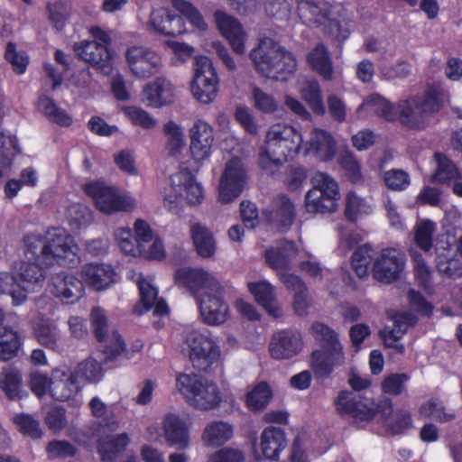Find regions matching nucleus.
I'll list each match as a JSON object with an SVG mask.
<instances>
[{
    "mask_svg": "<svg viewBox=\"0 0 462 462\" xmlns=\"http://www.w3.org/2000/svg\"><path fill=\"white\" fill-rule=\"evenodd\" d=\"M53 296L65 304L76 303L84 294L82 282L72 273L60 272L51 277Z\"/></svg>",
    "mask_w": 462,
    "mask_h": 462,
    "instance_id": "5701e85b",
    "label": "nucleus"
},
{
    "mask_svg": "<svg viewBox=\"0 0 462 462\" xmlns=\"http://www.w3.org/2000/svg\"><path fill=\"white\" fill-rule=\"evenodd\" d=\"M138 289L140 300L133 307L132 311L137 316H142L153 307L154 301L158 297V291L150 282L144 280L138 282Z\"/></svg>",
    "mask_w": 462,
    "mask_h": 462,
    "instance_id": "8fccbe9b",
    "label": "nucleus"
},
{
    "mask_svg": "<svg viewBox=\"0 0 462 462\" xmlns=\"http://www.w3.org/2000/svg\"><path fill=\"white\" fill-rule=\"evenodd\" d=\"M250 59L257 72L276 81L288 80L297 69L293 54L272 40L260 41L251 51Z\"/></svg>",
    "mask_w": 462,
    "mask_h": 462,
    "instance_id": "20e7f679",
    "label": "nucleus"
},
{
    "mask_svg": "<svg viewBox=\"0 0 462 462\" xmlns=\"http://www.w3.org/2000/svg\"><path fill=\"white\" fill-rule=\"evenodd\" d=\"M304 341L300 331L285 328L275 332L269 345L271 356L275 360L291 359L300 354Z\"/></svg>",
    "mask_w": 462,
    "mask_h": 462,
    "instance_id": "a211bd4d",
    "label": "nucleus"
},
{
    "mask_svg": "<svg viewBox=\"0 0 462 462\" xmlns=\"http://www.w3.org/2000/svg\"><path fill=\"white\" fill-rule=\"evenodd\" d=\"M126 62L132 73L140 79L150 78L161 67V57L152 50L143 46H132L125 52Z\"/></svg>",
    "mask_w": 462,
    "mask_h": 462,
    "instance_id": "f3484780",
    "label": "nucleus"
},
{
    "mask_svg": "<svg viewBox=\"0 0 462 462\" xmlns=\"http://www.w3.org/2000/svg\"><path fill=\"white\" fill-rule=\"evenodd\" d=\"M215 17L218 30L228 41L233 51L237 54L244 53L245 32L240 22L221 11H217Z\"/></svg>",
    "mask_w": 462,
    "mask_h": 462,
    "instance_id": "b1692460",
    "label": "nucleus"
},
{
    "mask_svg": "<svg viewBox=\"0 0 462 462\" xmlns=\"http://www.w3.org/2000/svg\"><path fill=\"white\" fill-rule=\"evenodd\" d=\"M287 444L285 432L277 427H266L261 434V451L264 458L278 460Z\"/></svg>",
    "mask_w": 462,
    "mask_h": 462,
    "instance_id": "c85d7f7f",
    "label": "nucleus"
},
{
    "mask_svg": "<svg viewBox=\"0 0 462 462\" xmlns=\"http://www.w3.org/2000/svg\"><path fill=\"white\" fill-rule=\"evenodd\" d=\"M130 443L127 433L123 432L98 441L97 453L102 462H115Z\"/></svg>",
    "mask_w": 462,
    "mask_h": 462,
    "instance_id": "f704fd0d",
    "label": "nucleus"
},
{
    "mask_svg": "<svg viewBox=\"0 0 462 462\" xmlns=\"http://www.w3.org/2000/svg\"><path fill=\"white\" fill-rule=\"evenodd\" d=\"M372 208L365 199L350 191L346 198L345 217L350 222H356L360 215L371 213Z\"/></svg>",
    "mask_w": 462,
    "mask_h": 462,
    "instance_id": "864d4df0",
    "label": "nucleus"
},
{
    "mask_svg": "<svg viewBox=\"0 0 462 462\" xmlns=\"http://www.w3.org/2000/svg\"><path fill=\"white\" fill-rule=\"evenodd\" d=\"M90 328L105 356V362L113 361L125 350V343L116 329L108 330V319L106 310L94 307L90 315Z\"/></svg>",
    "mask_w": 462,
    "mask_h": 462,
    "instance_id": "1a4fd4ad",
    "label": "nucleus"
},
{
    "mask_svg": "<svg viewBox=\"0 0 462 462\" xmlns=\"http://www.w3.org/2000/svg\"><path fill=\"white\" fill-rule=\"evenodd\" d=\"M254 106L263 114H273L278 109V104L273 95L264 92L258 87L252 91Z\"/></svg>",
    "mask_w": 462,
    "mask_h": 462,
    "instance_id": "338daca9",
    "label": "nucleus"
},
{
    "mask_svg": "<svg viewBox=\"0 0 462 462\" xmlns=\"http://www.w3.org/2000/svg\"><path fill=\"white\" fill-rule=\"evenodd\" d=\"M0 388L8 400H21L23 394V377L18 371H9L2 374Z\"/></svg>",
    "mask_w": 462,
    "mask_h": 462,
    "instance_id": "09e8293b",
    "label": "nucleus"
},
{
    "mask_svg": "<svg viewBox=\"0 0 462 462\" xmlns=\"http://www.w3.org/2000/svg\"><path fill=\"white\" fill-rule=\"evenodd\" d=\"M72 374L79 380L97 383L102 379L101 365L94 358H87L77 365Z\"/></svg>",
    "mask_w": 462,
    "mask_h": 462,
    "instance_id": "603ef678",
    "label": "nucleus"
},
{
    "mask_svg": "<svg viewBox=\"0 0 462 462\" xmlns=\"http://www.w3.org/2000/svg\"><path fill=\"white\" fill-rule=\"evenodd\" d=\"M116 236L119 238L118 245L125 254L132 256L142 254V244L136 241L135 236L133 237L130 228L123 227L118 229Z\"/></svg>",
    "mask_w": 462,
    "mask_h": 462,
    "instance_id": "e2e57ef3",
    "label": "nucleus"
},
{
    "mask_svg": "<svg viewBox=\"0 0 462 462\" xmlns=\"http://www.w3.org/2000/svg\"><path fill=\"white\" fill-rule=\"evenodd\" d=\"M176 386L182 395L190 399L196 408L202 411L214 410L222 401L218 386L196 374H180Z\"/></svg>",
    "mask_w": 462,
    "mask_h": 462,
    "instance_id": "0eeeda50",
    "label": "nucleus"
},
{
    "mask_svg": "<svg viewBox=\"0 0 462 462\" xmlns=\"http://www.w3.org/2000/svg\"><path fill=\"white\" fill-rule=\"evenodd\" d=\"M48 234L50 238L34 233L23 236L25 257L47 267L54 264L66 268L76 267L79 263V256L74 238L62 227H53Z\"/></svg>",
    "mask_w": 462,
    "mask_h": 462,
    "instance_id": "f257e3e1",
    "label": "nucleus"
},
{
    "mask_svg": "<svg viewBox=\"0 0 462 462\" xmlns=\"http://www.w3.org/2000/svg\"><path fill=\"white\" fill-rule=\"evenodd\" d=\"M310 333L320 346L310 354L311 370L318 379L328 378L345 363L344 346L337 331L323 322L314 321Z\"/></svg>",
    "mask_w": 462,
    "mask_h": 462,
    "instance_id": "7ed1b4c3",
    "label": "nucleus"
},
{
    "mask_svg": "<svg viewBox=\"0 0 462 462\" xmlns=\"http://www.w3.org/2000/svg\"><path fill=\"white\" fill-rule=\"evenodd\" d=\"M165 135L168 137L167 149L171 156H178L185 146L182 128L174 121L170 120L163 126Z\"/></svg>",
    "mask_w": 462,
    "mask_h": 462,
    "instance_id": "3c124183",
    "label": "nucleus"
},
{
    "mask_svg": "<svg viewBox=\"0 0 462 462\" xmlns=\"http://www.w3.org/2000/svg\"><path fill=\"white\" fill-rule=\"evenodd\" d=\"M40 104L42 106L45 116L51 122L61 127H69L72 125V117L66 110L60 107L52 98L48 97H40Z\"/></svg>",
    "mask_w": 462,
    "mask_h": 462,
    "instance_id": "de8ad7c7",
    "label": "nucleus"
},
{
    "mask_svg": "<svg viewBox=\"0 0 462 462\" xmlns=\"http://www.w3.org/2000/svg\"><path fill=\"white\" fill-rule=\"evenodd\" d=\"M225 289L217 282V288H210L200 295L199 308L205 323L219 325L224 323L229 314V306L224 299Z\"/></svg>",
    "mask_w": 462,
    "mask_h": 462,
    "instance_id": "4468645a",
    "label": "nucleus"
},
{
    "mask_svg": "<svg viewBox=\"0 0 462 462\" xmlns=\"http://www.w3.org/2000/svg\"><path fill=\"white\" fill-rule=\"evenodd\" d=\"M233 437V427L227 422L213 421L205 428L202 439L207 447H220Z\"/></svg>",
    "mask_w": 462,
    "mask_h": 462,
    "instance_id": "58836bf2",
    "label": "nucleus"
},
{
    "mask_svg": "<svg viewBox=\"0 0 462 462\" xmlns=\"http://www.w3.org/2000/svg\"><path fill=\"white\" fill-rule=\"evenodd\" d=\"M218 281L203 269L180 267L174 273V283L188 290L191 294L204 293L210 288H217Z\"/></svg>",
    "mask_w": 462,
    "mask_h": 462,
    "instance_id": "6ab92c4d",
    "label": "nucleus"
},
{
    "mask_svg": "<svg viewBox=\"0 0 462 462\" xmlns=\"http://www.w3.org/2000/svg\"><path fill=\"white\" fill-rule=\"evenodd\" d=\"M411 376L406 373H393L386 375L381 383L382 392L385 394L398 396L405 390Z\"/></svg>",
    "mask_w": 462,
    "mask_h": 462,
    "instance_id": "4d7b16f0",
    "label": "nucleus"
},
{
    "mask_svg": "<svg viewBox=\"0 0 462 462\" xmlns=\"http://www.w3.org/2000/svg\"><path fill=\"white\" fill-rule=\"evenodd\" d=\"M79 391V382L72 372L58 369L53 371L50 394L54 400L59 402L73 400Z\"/></svg>",
    "mask_w": 462,
    "mask_h": 462,
    "instance_id": "bb28decb",
    "label": "nucleus"
},
{
    "mask_svg": "<svg viewBox=\"0 0 462 462\" xmlns=\"http://www.w3.org/2000/svg\"><path fill=\"white\" fill-rule=\"evenodd\" d=\"M189 152L196 162H201L210 157L214 142L213 128L204 121L196 122L189 132Z\"/></svg>",
    "mask_w": 462,
    "mask_h": 462,
    "instance_id": "412c9836",
    "label": "nucleus"
},
{
    "mask_svg": "<svg viewBox=\"0 0 462 462\" xmlns=\"http://www.w3.org/2000/svg\"><path fill=\"white\" fill-rule=\"evenodd\" d=\"M22 346L19 333L10 327H4L0 332V359L9 361L17 356Z\"/></svg>",
    "mask_w": 462,
    "mask_h": 462,
    "instance_id": "a18cd8bd",
    "label": "nucleus"
},
{
    "mask_svg": "<svg viewBox=\"0 0 462 462\" xmlns=\"http://www.w3.org/2000/svg\"><path fill=\"white\" fill-rule=\"evenodd\" d=\"M307 152H312L320 161L328 162L336 154V142L328 132L315 128L311 132Z\"/></svg>",
    "mask_w": 462,
    "mask_h": 462,
    "instance_id": "7c9ffc66",
    "label": "nucleus"
},
{
    "mask_svg": "<svg viewBox=\"0 0 462 462\" xmlns=\"http://www.w3.org/2000/svg\"><path fill=\"white\" fill-rule=\"evenodd\" d=\"M73 50L80 60L103 72L107 73L112 68V51L104 44L82 41L75 43Z\"/></svg>",
    "mask_w": 462,
    "mask_h": 462,
    "instance_id": "aec40b11",
    "label": "nucleus"
},
{
    "mask_svg": "<svg viewBox=\"0 0 462 462\" xmlns=\"http://www.w3.org/2000/svg\"><path fill=\"white\" fill-rule=\"evenodd\" d=\"M300 93L301 98L306 102L314 115L322 116L326 114L322 90L317 80L307 81Z\"/></svg>",
    "mask_w": 462,
    "mask_h": 462,
    "instance_id": "79ce46f5",
    "label": "nucleus"
},
{
    "mask_svg": "<svg viewBox=\"0 0 462 462\" xmlns=\"http://www.w3.org/2000/svg\"><path fill=\"white\" fill-rule=\"evenodd\" d=\"M190 88L194 97L203 104H209L215 99L218 91V77L211 60L207 56L195 59Z\"/></svg>",
    "mask_w": 462,
    "mask_h": 462,
    "instance_id": "9d476101",
    "label": "nucleus"
},
{
    "mask_svg": "<svg viewBox=\"0 0 462 462\" xmlns=\"http://www.w3.org/2000/svg\"><path fill=\"white\" fill-rule=\"evenodd\" d=\"M404 266V254L395 248L387 247L374 261L372 275L379 282L391 284L400 278Z\"/></svg>",
    "mask_w": 462,
    "mask_h": 462,
    "instance_id": "f8f14e48",
    "label": "nucleus"
},
{
    "mask_svg": "<svg viewBox=\"0 0 462 462\" xmlns=\"http://www.w3.org/2000/svg\"><path fill=\"white\" fill-rule=\"evenodd\" d=\"M273 398V391L265 381L256 383L252 390L245 394V407L254 413L262 412L270 403Z\"/></svg>",
    "mask_w": 462,
    "mask_h": 462,
    "instance_id": "e433bc0d",
    "label": "nucleus"
},
{
    "mask_svg": "<svg viewBox=\"0 0 462 462\" xmlns=\"http://www.w3.org/2000/svg\"><path fill=\"white\" fill-rule=\"evenodd\" d=\"M263 214L267 221L273 224L281 231L290 229L296 217L293 203L283 193L273 198L270 207L264 209Z\"/></svg>",
    "mask_w": 462,
    "mask_h": 462,
    "instance_id": "4be33fe9",
    "label": "nucleus"
},
{
    "mask_svg": "<svg viewBox=\"0 0 462 462\" xmlns=\"http://www.w3.org/2000/svg\"><path fill=\"white\" fill-rule=\"evenodd\" d=\"M20 152L18 140L14 135H5L0 132V165L10 166L17 153Z\"/></svg>",
    "mask_w": 462,
    "mask_h": 462,
    "instance_id": "bf43d9fd",
    "label": "nucleus"
},
{
    "mask_svg": "<svg viewBox=\"0 0 462 462\" xmlns=\"http://www.w3.org/2000/svg\"><path fill=\"white\" fill-rule=\"evenodd\" d=\"M367 106L374 108V113L383 118L385 121L393 123L400 122L401 109L399 102L395 105L378 93H372L364 102Z\"/></svg>",
    "mask_w": 462,
    "mask_h": 462,
    "instance_id": "c9c22d12",
    "label": "nucleus"
},
{
    "mask_svg": "<svg viewBox=\"0 0 462 462\" xmlns=\"http://www.w3.org/2000/svg\"><path fill=\"white\" fill-rule=\"evenodd\" d=\"M435 231V224L433 221L426 219L416 226L414 232V241L416 245L429 252L433 246V234Z\"/></svg>",
    "mask_w": 462,
    "mask_h": 462,
    "instance_id": "6e6d98bb",
    "label": "nucleus"
},
{
    "mask_svg": "<svg viewBox=\"0 0 462 462\" xmlns=\"http://www.w3.org/2000/svg\"><path fill=\"white\" fill-rule=\"evenodd\" d=\"M446 253H438L436 259V267L439 273L447 278L457 279L462 276V263L452 254L453 246L448 243L444 248Z\"/></svg>",
    "mask_w": 462,
    "mask_h": 462,
    "instance_id": "a19ab883",
    "label": "nucleus"
},
{
    "mask_svg": "<svg viewBox=\"0 0 462 462\" xmlns=\"http://www.w3.org/2000/svg\"><path fill=\"white\" fill-rule=\"evenodd\" d=\"M286 288L294 292L293 310L298 316H306L310 307L308 299V287L298 275L294 273L284 274L282 278Z\"/></svg>",
    "mask_w": 462,
    "mask_h": 462,
    "instance_id": "2f4dec72",
    "label": "nucleus"
},
{
    "mask_svg": "<svg viewBox=\"0 0 462 462\" xmlns=\"http://www.w3.org/2000/svg\"><path fill=\"white\" fill-rule=\"evenodd\" d=\"M84 281L97 291L106 289L115 282V270L110 264L88 263L81 272Z\"/></svg>",
    "mask_w": 462,
    "mask_h": 462,
    "instance_id": "c756f323",
    "label": "nucleus"
},
{
    "mask_svg": "<svg viewBox=\"0 0 462 462\" xmlns=\"http://www.w3.org/2000/svg\"><path fill=\"white\" fill-rule=\"evenodd\" d=\"M247 288L258 305L271 315L277 317V309L273 308L275 300L273 287L270 282L267 281L250 282L247 283Z\"/></svg>",
    "mask_w": 462,
    "mask_h": 462,
    "instance_id": "ea45409f",
    "label": "nucleus"
},
{
    "mask_svg": "<svg viewBox=\"0 0 462 462\" xmlns=\"http://www.w3.org/2000/svg\"><path fill=\"white\" fill-rule=\"evenodd\" d=\"M393 327H384L379 331L381 337H390L391 340L398 341L408 331L410 327L416 324L417 319L409 313H397L393 317Z\"/></svg>",
    "mask_w": 462,
    "mask_h": 462,
    "instance_id": "c03bdc74",
    "label": "nucleus"
},
{
    "mask_svg": "<svg viewBox=\"0 0 462 462\" xmlns=\"http://www.w3.org/2000/svg\"><path fill=\"white\" fill-rule=\"evenodd\" d=\"M338 163L345 171L347 179L351 183L361 184L364 182L361 166L351 152H346L341 153L338 158Z\"/></svg>",
    "mask_w": 462,
    "mask_h": 462,
    "instance_id": "13d9d810",
    "label": "nucleus"
},
{
    "mask_svg": "<svg viewBox=\"0 0 462 462\" xmlns=\"http://www.w3.org/2000/svg\"><path fill=\"white\" fill-rule=\"evenodd\" d=\"M5 59L12 65L16 74L21 75L26 71L29 57L24 51H17L15 44L12 42L6 44Z\"/></svg>",
    "mask_w": 462,
    "mask_h": 462,
    "instance_id": "052dcab7",
    "label": "nucleus"
},
{
    "mask_svg": "<svg viewBox=\"0 0 462 462\" xmlns=\"http://www.w3.org/2000/svg\"><path fill=\"white\" fill-rule=\"evenodd\" d=\"M42 263H38L35 261L23 262L19 270V277L23 282V287L25 288V284L38 285L43 282L45 277V271L41 266Z\"/></svg>",
    "mask_w": 462,
    "mask_h": 462,
    "instance_id": "5fc2aeb1",
    "label": "nucleus"
},
{
    "mask_svg": "<svg viewBox=\"0 0 462 462\" xmlns=\"http://www.w3.org/2000/svg\"><path fill=\"white\" fill-rule=\"evenodd\" d=\"M189 358L195 369L208 372L220 356L217 345L208 336L192 332L188 337Z\"/></svg>",
    "mask_w": 462,
    "mask_h": 462,
    "instance_id": "ddd939ff",
    "label": "nucleus"
},
{
    "mask_svg": "<svg viewBox=\"0 0 462 462\" xmlns=\"http://www.w3.org/2000/svg\"><path fill=\"white\" fill-rule=\"evenodd\" d=\"M165 439L169 446L185 449L189 445V430L176 414L169 413L163 420Z\"/></svg>",
    "mask_w": 462,
    "mask_h": 462,
    "instance_id": "cd10ccee",
    "label": "nucleus"
},
{
    "mask_svg": "<svg viewBox=\"0 0 462 462\" xmlns=\"http://www.w3.org/2000/svg\"><path fill=\"white\" fill-rule=\"evenodd\" d=\"M190 233L198 254L203 258L213 256L216 242L212 233L199 223L191 226Z\"/></svg>",
    "mask_w": 462,
    "mask_h": 462,
    "instance_id": "4c0bfd02",
    "label": "nucleus"
},
{
    "mask_svg": "<svg viewBox=\"0 0 462 462\" xmlns=\"http://www.w3.org/2000/svg\"><path fill=\"white\" fill-rule=\"evenodd\" d=\"M313 188L305 196V208L309 213H332L337 209L338 185L328 174L316 173L311 180Z\"/></svg>",
    "mask_w": 462,
    "mask_h": 462,
    "instance_id": "6e6552de",
    "label": "nucleus"
},
{
    "mask_svg": "<svg viewBox=\"0 0 462 462\" xmlns=\"http://www.w3.org/2000/svg\"><path fill=\"white\" fill-rule=\"evenodd\" d=\"M335 405L341 416H348L361 422L374 420L379 408L373 398L346 390L338 393Z\"/></svg>",
    "mask_w": 462,
    "mask_h": 462,
    "instance_id": "9b49d317",
    "label": "nucleus"
},
{
    "mask_svg": "<svg viewBox=\"0 0 462 462\" xmlns=\"http://www.w3.org/2000/svg\"><path fill=\"white\" fill-rule=\"evenodd\" d=\"M374 249L372 245L365 244L358 246L351 257V266L355 273L360 278H366L369 274V266L373 260Z\"/></svg>",
    "mask_w": 462,
    "mask_h": 462,
    "instance_id": "49530a36",
    "label": "nucleus"
},
{
    "mask_svg": "<svg viewBox=\"0 0 462 462\" xmlns=\"http://www.w3.org/2000/svg\"><path fill=\"white\" fill-rule=\"evenodd\" d=\"M0 293L11 296L13 305L20 306L27 300L28 289L21 286L14 274L0 273Z\"/></svg>",
    "mask_w": 462,
    "mask_h": 462,
    "instance_id": "37998d69",
    "label": "nucleus"
},
{
    "mask_svg": "<svg viewBox=\"0 0 462 462\" xmlns=\"http://www.w3.org/2000/svg\"><path fill=\"white\" fill-rule=\"evenodd\" d=\"M172 189L183 194L185 192L186 200L189 205H199L204 199V189L200 183L196 181L195 176L188 169H181L179 172L171 176Z\"/></svg>",
    "mask_w": 462,
    "mask_h": 462,
    "instance_id": "a878e982",
    "label": "nucleus"
},
{
    "mask_svg": "<svg viewBox=\"0 0 462 462\" xmlns=\"http://www.w3.org/2000/svg\"><path fill=\"white\" fill-rule=\"evenodd\" d=\"M52 376L42 374L39 371H32L29 374L28 385L32 393L38 398L45 396L47 392L51 393Z\"/></svg>",
    "mask_w": 462,
    "mask_h": 462,
    "instance_id": "774afa93",
    "label": "nucleus"
},
{
    "mask_svg": "<svg viewBox=\"0 0 462 462\" xmlns=\"http://www.w3.org/2000/svg\"><path fill=\"white\" fill-rule=\"evenodd\" d=\"M143 96L149 106L160 108L173 103L174 87L169 79L159 77L144 87Z\"/></svg>",
    "mask_w": 462,
    "mask_h": 462,
    "instance_id": "393cba45",
    "label": "nucleus"
},
{
    "mask_svg": "<svg viewBox=\"0 0 462 462\" xmlns=\"http://www.w3.org/2000/svg\"><path fill=\"white\" fill-rule=\"evenodd\" d=\"M85 193L94 199L97 208L105 213L112 214L118 211H128L132 208L130 203L116 190L103 182H90L84 187Z\"/></svg>",
    "mask_w": 462,
    "mask_h": 462,
    "instance_id": "2eb2a0df",
    "label": "nucleus"
},
{
    "mask_svg": "<svg viewBox=\"0 0 462 462\" xmlns=\"http://www.w3.org/2000/svg\"><path fill=\"white\" fill-rule=\"evenodd\" d=\"M437 167L431 175L430 180L433 183L451 186L452 182L462 179V174L457 164L442 152H435Z\"/></svg>",
    "mask_w": 462,
    "mask_h": 462,
    "instance_id": "72a5a7b5",
    "label": "nucleus"
},
{
    "mask_svg": "<svg viewBox=\"0 0 462 462\" xmlns=\"http://www.w3.org/2000/svg\"><path fill=\"white\" fill-rule=\"evenodd\" d=\"M443 106V94L435 86H430L422 96L400 100V123L413 130L426 128L430 117L438 114Z\"/></svg>",
    "mask_w": 462,
    "mask_h": 462,
    "instance_id": "423d86ee",
    "label": "nucleus"
},
{
    "mask_svg": "<svg viewBox=\"0 0 462 462\" xmlns=\"http://www.w3.org/2000/svg\"><path fill=\"white\" fill-rule=\"evenodd\" d=\"M305 8L310 14V24L321 28L323 34L332 42L342 44L350 36L351 19L343 5L315 0L306 2Z\"/></svg>",
    "mask_w": 462,
    "mask_h": 462,
    "instance_id": "39448f33",
    "label": "nucleus"
},
{
    "mask_svg": "<svg viewBox=\"0 0 462 462\" xmlns=\"http://www.w3.org/2000/svg\"><path fill=\"white\" fill-rule=\"evenodd\" d=\"M307 62L323 79L328 81L333 79V61L328 48L323 43H318L307 54Z\"/></svg>",
    "mask_w": 462,
    "mask_h": 462,
    "instance_id": "473e14b6",
    "label": "nucleus"
},
{
    "mask_svg": "<svg viewBox=\"0 0 462 462\" xmlns=\"http://www.w3.org/2000/svg\"><path fill=\"white\" fill-rule=\"evenodd\" d=\"M302 143L301 134L292 125H273L266 133L265 146L259 152L260 168L274 175L281 166L298 154Z\"/></svg>",
    "mask_w": 462,
    "mask_h": 462,
    "instance_id": "f03ea898",
    "label": "nucleus"
},
{
    "mask_svg": "<svg viewBox=\"0 0 462 462\" xmlns=\"http://www.w3.org/2000/svg\"><path fill=\"white\" fill-rule=\"evenodd\" d=\"M46 9L49 14V20L57 31H61L66 24L69 17L68 5L65 1L58 0L54 3H48Z\"/></svg>",
    "mask_w": 462,
    "mask_h": 462,
    "instance_id": "680f3d73",
    "label": "nucleus"
},
{
    "mask_svg": "<svg viewBox=\"0 0 462 462\" xmlns=\"http://www.w3.org/2000/svg\"><path fill=\"white\" fill-rule=\"evenodd\" d=\"M69 224L74 230L87 227L93 220L91 211L84 205H73L69 208Z\"/></svg>",
    "mask_w": 462,
    "mask_h": 462,
    "instance_id": "69168bd1",
    "label": "nucleus"
},
{
    "mask_svg": "<svg viewBox=\"0 0 462 462\" xmlns=\"http://www.w3.org/2000/svg\"><path fill=\"white\" fill-rule=\"evenodd\" d=\"M246 183V172L238 161L230 160L226 162L220 178L218 200L223 204L232 202L238 198Z\"/></svg>",
    "mask_w": 462,
    "mask_h": 462,
    "instance_id": "dca6fc26",
    "label": "nucleus"
},
{
    "mask_svg": "<svg viewBox=\"0 0 462 462\" xmlns=\"http://www.w3.org/2000/svg\"><path fill=\"white\" fill-rule=\"evenodd\" d=\"M14 423L17 425L19 431L33 439H40L42 431L40 423L32 415L20 413L14 417Z\"/></svg>",
    "mask_w": 462,
    "mask_h": 462,
    "instance_id": "0e129e2a",
    "label": "nucleus"
}]
</instances>
